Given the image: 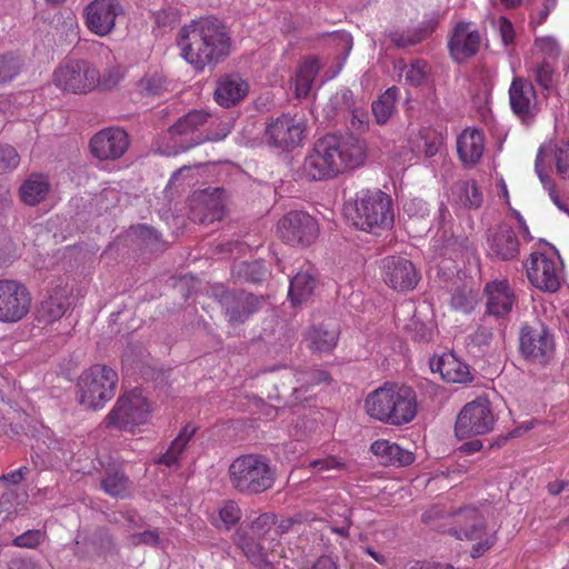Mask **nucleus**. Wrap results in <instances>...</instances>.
Returning a JSON list of instances; mask_svg holds the SVG:
<instances>
[{
    "instance_id": "nucleus-1",
    "label": "nucleus",
    "mask_w": 569,
    "mask_h": 569,
    "mask_svg": "<svg viewBox=\"0 0 569 569\" xmlns=\"http://www.w3.org/2000/svg\"><path fill=\"white\" fill-rule=\"evenodd\" d=\"M365 160L363 141L352 134H327L316 141L312 151L306 157L301 176L308 180L330 179L346 169L360 167Z\"/></svg>"
},
{
    "instance_id": "nucleus-2",
    "label": "nucleus",
    "mask_w": 569,
    "mask_h": 569,
    "mask_svg": "<svg viewBox=\"0 0 569 569\" xmlns=\"http://www.w3.org/2000/svg\"><path fill=\"white\" fill-rule=\"evenodd\" d=\"M180 33L183 57L198 70L217 64L230 52L227 27L217 18H201L183 27Z\"/></svg>"
},
{
    "instance_id": "nucleus-3",
    "label": "nucleus",
    "mask_w": 569,
    "mask_h": 569,
    "mask_svg": "<svg viewBox=\"0 0 569 569\" xmlns=\"http://www.w3.org/2000/svg\"><path fill=\"white\" fill-rule=\"evenodd\" d=\"M365 409L371 418L383 423L407 425L417 416V395L411 387L385 383L367 396Z\"/></svg>"
},
{
    "instance_id": "nucleus-4",
    "label": "nucleus",
    "mask_w": 569,
    "mask_h": 569,
    "mask_svg": "<svg viewBox=\"0 0 569 569\" xmlns=\"http://www.w3.org/2000/svg\"><path fill=\"white\" fill-rule=\"evenodd\" d=\"M228 477L236 491L246 496H254L273 487L276 469L264 456L242 455L230 463Z\"/></svg>"
},
{
    "instance_id": "nucleus-5",
    "label": "nucleus",
    "mask_w": 569,
    "mask_h": 569,
    "mask_svg": "<svg viewBox=\"0 0 569 569\" xmlns=\"http://www.w3.org/2000/svg\"><path fill=\"white\" fill-rule=\"evenodd\" d=\"M347 210L355 227L366 232L378 234L393 224L391 198L378 189L359 191Z\"/></svg>"
},
{
    "instance_id": "nucleus-6",
    "label": "nucleus",
    "mask_w": 569,
    "mask_h": 569,
    "mask_svg": "<svg viewBox=\"0 0 569 569\" xmlns=\"http://www.w3.org/2000/svg\"><path fill=\"white\" fill-rule=\"evenodd\" d=\"M276 530V515L266 512L252 520L248 528L237 531L236 543L252 565L268 569L271 562L267 553L277 540Z\"/></svg>"
},
{
    "instance_id": "nucleus-7",
    "label": "nucleus",
    "mask_w": 569,
    "mask_h": 569,
    "mask_svg": "<svg viewBox=\"0 0 569 569\" xmlns=\"http://www.w3.org/2000/svg\"><path fill=\"white\" fill-rule=\"evenodd\" d=\"M118 381L117 372L106 365H94L86 370L78 380L80 405L89 409L104 406L114 395Z\"/></svg>"
},
{
    "instance_id": "nucleus-8",
    "label": "nucleus",
    "mask_w": 569,
    "mask_h": 569,
    "mask_svg": "<svg viewBox=\"0 0 569 569\" xmlns=\"http://www.w3.org/2000/svg\"><path fill=\"white\" fill-rule=\"evenodd\" d=\"M519 351L527 361L546 366L555 357V335L539 319L526 322L521 326L519 332Z\"/></svg>"
},
{
    "instance_id": "nucleus-9",
    "label": "nucleus",
    "mask_w": 569,
    "mask_h": 569,
    "mask_svg": "<svg viewBox=\"0 0 569 569\" xmlns=\"http://www.w3.org/2000/svg\"><path fill=\"white\" fill-rule=\"evenodd\" d=\"M53 83L66 92L87 93L97 88L99 71L87 60L70 59L54 71Z\"/></svg>"
},
{
    "instance_id": "nucleus-10",
    "label": "nucleus",
    "mask_w": 569,
    "mask_h": 569,
    "mask_svg": "<svg viewBox=\"0 0 569 569\" xmlns=\"http://www.w3.org/2000/svg\"><path fill=\"white\" fill-rule=\"evenodd\" d=\"M449 533L460 540H479L471 550L473 558L482 556L497 540L496 532H487L485 517L475 508L460 510L456 515V526L449 529Z\"/></svg>"
},
{
    "instance_id": "nucleus-11",
    "label": "nucleus",
    "mask_w": 569,
    "mask_h": 569,
    "mask_svg": "<svg viewBox=\"0 0 569 569\" xmlns=\"http://www.w3.org/2000/svg\"><path fill=\"white\" fill-rule=\"evenodd\" d=\"M496 422L491 403L487 398L479 397L460 410L455 423L456 436L460 439L481 436L490 432Z\"/></svg>"
},
{
    "instance_id": "nucleus-12",
    "label": "nucleus",
    "mask_w": 569,
    "mask_h": 569,
    "mask_svg": "<svg viewBox=\"0 0 569 569\" xmlns=\"http://www.w3.org/2000/svg\"><path fill=\"white\" fill-rule=\"evenodd\" d=\"M277 231L283 242L293 247H308L318 238L319 226L309 213L293 210L279 219Z\"/></svg>"
},
{
    "instance_id": "nucleus-13",
    "label": "nucleus",
    "mask_w": 569,
    "mask_h": 569,
    "mask_svg": "<svg viewBox=\"0 0 569 569\" xmlns=\"http://www.w3.org/2000/svg\"><path fill=\"white\" fill-rule=\"evenodd\" d=\"M149 405L141 391L133 389L118 400L113 409L107 416L108 427L128 429L147 421Z\"/></svg>"
},
{
    "instance_id": "nucleus-14",
    "label": "nucleus",
    "mask_w": 569,
    "mask_h": 569,
    "mask_svg": "<svg viewBox=\"0 0 569 569\" xmlns=\"http://www.w3.org/2000/svg\"><path fill=\"white\" fill-rule=\"evenodd\" d=\"M30 308L31 295L23 283L13 279L0 280V322H18Z\"/></svg>"
},
{
    "instance_id": "nucleus-15",
    "label": "nucleus",
    "mask_w": 569,
    "mask_h": 569,
    "mask_svg": "<svg viewBox=\"0 0 569 569\" xmlns=\"http://www.w3.org/2000/svg\"><path fill=\"white\" fill-rule=\"evenodd\" d=\"M508 93L513 114L523 124H531L541 111V103L532 82L523 77H515Z\"/></svg>"
},
{
    "instance_id": "nucleus-16",
    "label": "nucleus",
    "mask_w": 569,
    "mask_h": 569,
    "mask_svg": "<svg viewBox=\"0 0 569 569\" xmlns=\"http://www.w3.org/2000/svg\"><path fill=\"white\" fill-rule=\"evenodd\" d=\"M306 130L307 127L301 117L284 113L267 126L266 138L274 148L292 150L300 146Z\"/></svg>"
},
{
    "instance_id": "nucleus-17",
    "label": "nucleus",
    "mask_w": 569,
    "mask_h": 569,
    "mask_svg": "<svg viewBox=\"0 0 569 569\" xmlns=\"http://www.w3.org/2000/svg\"><path fill=\"white\" fill-rule=\"evenodd\" d=\"M528 279L533 287L553 293L561 286L560 258L547 257L545 253L533 252L527 266Z\"/></svg>"
},
{
    "instance_id": "nucleus-18",
    "label": "nucleus",
    "mask_w": 569,
    "mask_h": 569,
    "mask_svg": "<svg viewBox=\"0 0 569 569\" xmlns=\"http://www.w3.org/2000/svg\"><path fill=\"white\" fill-rule=\"evenodd\" d=\"M218 301L229 323H243L252 313L257 312L263 299L244 291L221 290L216 293Z\"/></svg>"
},
{
    "instance_id": "nucleus-19",
    "label": "nucleus",
    "mask_w": 569,
    "mask_h": 569,
    "mask_svg": "<svg viewBox=\"0 0 569 569\" xmlns=\"http://www.w3.org/2000/svg\"><path fill=\"white\" fill-rule=\"evenodd\" d=\"M385 283L397 291H409L416 288L420 276L415 264L407 258L389 256L381 263Z\"/></svg>"
},
{
    "instance_id": "nucleus-20",
    "label": "nucleus",
    "mask_w": 569,
    "mask_h": 569,
    "mask_svg": "<svg viewBox=\"0 0 569 569\" xmlns=\"http://www.w3.org/2000/svg\"><path fill=\"white\" fill-rule=\"evenodd\" d=\"M123 10L117 0H93L83 11L87 28L99 37L112 32L116 19Z\"/></svg>"
},
{
    "instance_id": "nucleus-21",
    "label": "nucleus",
    "mask_w": 569,
    "mask_h": 569,
    "mask_svg": "<svg viewBox=\"0 0 569 569\" xmlns=\"http://www.w3.org/2000/svg\"><path fill=\"white\" fill-rule=\"evenodd\" d=\"M129 148L127 132L119 128H108L96 133L90 140L92 154L100 160L121 158Z\"/></svg>"
},
{
    "instance_id": "nucleus-22",
    "label": "nucleus",
    "mask_w": 569,
    "mask_h": 569,
    "mask_svg": "<svg viewBox=\"0 0 569 569\" xmlns=\"http://www.w3.org/2000/svg\"><path fill=\"white\" fill-rule=\"evenodd\" d=\"M487 242L490 253L499 260L510 261L518 258L520 252L519 239L511 226L501 222L488 229Z\"/></svg>"
},
{
    "instance_id": "nucleus-23",
    "label": "nucleus",
    "mask_w": 569,
    "mask_h": 569,
    "mask_svg": "<svg viewBox=\"0 0 569 569\" xmlns=\"http://www.w3.org/2000/svg\"><path fill=\"white\" fill-rule=\"evenodd\" d=\"M487 312L495 317L507 316L516 302V295L507 280L488 282L485 287Z\"/></svg>"
},
{
    "instance_id": "nucleus-24",
    "label": "nucleus",
    "mask_w": 569,
    "mask_h": 569,
    "mask_svg": "<svg viewBox=\"0 0 569 569\" xmlns=\"http://www.w3.org/2000/svg\"><path fill=\"white\" fill-rule=\"evenodd\" d=\"M480 46V34L477 30L470 29V23L459 22L449 41V49L452 58L461 62L475 56Z\"/></svg>"
},
{
    "instance_id": "nucleus-25",
    "label": "nucleus",
    "mask_w": 569,
    "mask_h": 569,
    "mask_svg": "<svg viewBox=\"0 0 569 569\" xmlns=\"http://www.w3.org/2000/svg\"><path fill=\"white\" fill-rule=\"evenodd\" d=\"M249 91L248 82L238 73L224 74L217 80L216 102L224 108L239 103Z\"/></svg>"
},
{
    "instance_id": "nucleus-26",
    "label": "nucleus",
    "mask_w": 569,
    "mask_h": 569,
    "mask_svg": "<svg viewBox=\"0 0 569 569\" xmlns=\"http://www.w3.org/2000/svg\"><path fill=\"white\" fill-rule=\"evenodd\" d=\"M194 214L199 217L200 222H213L221 220L224 214L223 190L216 188L212 191H201L193 197Z\"/></svg>"
},
{
    "instance_id": "nucleus-27",
    "label": "nucleus",
    "mask_w": 569,
    "mask_h": 569,
    "mask_svg": "<svg viewBox=\"0 0 569 569\" xmlns=\"http://www.w3.org/2000/svg\"><path fill=\"white\" fill-rule=\"evenodd\" d=\"M430 368L448 382L466 383L472 380L468 365L461 362L453 353H443L431 359Z\"/></svg>"
},
{
    "instance_id": "nucleus-28",
    "label": "nucleus",
    "mask_w": 569,
    "mask_h": 569,
    "mask_svg": "<svg viewBox=\"0 0 569 569\" xmlns=\"http://www.w3.org/2000/svg\"><path fill=\"white\" fill-rule=\"evenodd\" d=\"M485 138L481 131L466 129L457 140V150L461 161L476 164L482 157Z\"/></svg>"
},
{
    "instance_id": "nucleus-29",
    "label": "nucleus",
    "mask_w": 569,
    "mask_h": 569,
    "mask_svg": "<svg viewBox=\"0 0 569 569\" xmlns=\"http://www.w3.org/2000/svg\"><path fill=\"white\" fill-rule=\"evenodd\" d=\"M373 455L380 458L381 463L391 466H409L413 462L415 456L411 451L402 449L395 442L379 439L371 445Z\"/></svg>"
},
{
    "instance_id": "nucleus-30",
    "label": "nucleus",
    "mask_w": 569,
    "mask_h": 569,
    "mask_svg": "<svg viewBox=\"0 0 569 569\" xmlns=\"http://www.w3.org/2000/svg\"><path fill=\"white\" fill-rule=\"evenodd\" d=\"M50 191L48 178L41 173H31L20 186L21 201L28 206H37L43 201Z\"/></svg>"
},
{
    "instance_id": "nucleus-31",
    "label": "nucleus",
    "mask_w": 569,
    "mask_h": 569,
    "mask_svg": "<svg viewBox=\"0 0 569 569\" xmlns=\"http://www.w3.org/2000/svg\"><path fill=\"white\" fill-rule=\"evenodd\" d=\"M482 193L475 181H458L451 187V202L461 209H478L482 204Z\"/></svg>"
},
{
    "instance_id": "nucleus-32",
    "label": "nucleus",
    "mask_w": 569,
    "mask_h": 569,
    "mask_svg": "<svg viewBox=\"0 0 569 569\" xmlns=\"http://www.w3.org/2000/svg\"><path fill=\"white\" fill-rule=\"evenodd\" d=\"M70 306L69 299L61 290H56L47 299L41 301L37 309L39 322L50 323L60 319Z\"/></svg>"
},
{
    "instance_id": "nucleus-33",
    "label": "nucleus",
    "mask_w": 569,
    "mask_h": 569,
    "mask_svg": "<svg viewBox=\"0 0 569 569\" xmlns=\"http://www.w3.org/2000/svg\"><path fill=\"white\" fill-rule=\"evenodd\" d=\"M210 114L203 110H192L180 117L176 123L169 128L168 133L171 139L174 140L187 137L207 123Z\"/></svg>"
},
{
    "instance_id": "nucleus-34",
    "label": "nucleus",
    "mask_w": 569,
    "mask_h": 569,
    "mask_svg": "<svg viewBox=\"0 0 569 569\" xmlns=\"http://www.w3.org/2000/svg\"><path fill=\"white\" fill-rule=\"evenodd\" d=\"M197 431L196 427L190 425L184 426V428L179 432V435L171 442L168 450L161 455L156 463L164 465L169 468L179 466V457L187 447L189 440L194 436Z\"/></svg>"
},
{
    "instance_id": "nucleus-35",
    "label": "nucleus",
    "mask_w": 569,
    "mask_h": 569,
    "mask_svg": "<svg viewBox=\"0 0 569 569\" xmlns=\"http://www.w3.org/2000/svg\"><path fill=\"white\" fill-rule=\"evenodd\" d=\"M130 480L123 471L118 469H108L101 479V489L114 498H126L130 495Z\"/></svg>"
},
{
    "instance_id": "nucleus-36",
    "label": "nucleus",
    "mask_w": 569,
    "mask_h": 569,
    "mask_svg": "<svg viewBox=\"0 0 569 569\" xmlns=\"http://www.w3.org/2000/svg\"><path fill=\"white\" fill-rule=\"evenodd\" d=\"M316 278L309 271L298 272L290 281L289 297L293 305L308 300L315 288Z\"/></svg>"
},
{
    "instance_id": "nucleus-37",
    "label": "nucleus",
    "mask_w": 569,
    "mask_h": 569,
    "mask_svg": "<svg viewBox=\"0 0 569 569\" xmlns=\"http://www.w3.org/2000/svg\"><path fill=\"white\" fill-rule=\"evenodd\" d=\"M308 342L309 348L313 351L318 352H329L331 351L338 341V330L332 328L329 329L323 325L318 327H313L308 332Z\"/></svg>"
},
{
    "instance_id": "nucleus-38",
    "label": "nucleus",
    "mask_w": 569,
    "mask_h": 569,
    "mask_svg": "<svg viewBox=\"0 0 569 569\" xmlns=\"http://www.w3.org/2000/svg\"><path fill=\"white\" fill-rule=\"evenodd\" d=\"M398 93L399 89L391 87L372 102L371 109L377 123L385 124L391 118L396 109Z\"/></svg>"
},
{
    "instance_id": "nucleus-39",
    "label": "nucleus",
    "mask_w": 569,
    "mask_h": 569,
    "mask_svg": "<svg viewBox=\"0 0 569 569\" xmlns=\"http://www.w3.org/2000/svg\"><path fill=\"white\" fill-rule=\"evenodd\" d=\"M317 72L318 64L316 61L306 62L300 68L296 77V94L298 98H305L308 96Z\"/></svg>"
},
{
    "instance_id": "nucleus-40",
    "label": "nucleus",
    "mask_w": 569,
    "mask_h": 569,
    "mask_svg": "<svg viewBox=\"0 0 569 569\" xmlns=\"http://www.w3.org/2000/svg\"><path fill=\"white\" fill-rule=\"evenodd\" d=\"M547 148V154H552L556 171L562 179H569V141H561Z\"/></svg>"
},
{
    "instance_id": "nucleus-41",
    "label": "nucleus",
    "mask_w": 569,
    "mask_h": 569,
    "mask_svg": "<svg viewBox=\"0 0 569 569\" xmlns=\"http://www.w3.org/2000/svg\"><path fill=\"white\" fill-rule=\"evenodd\" d=\"M403 69L406 70L405 80L412 87L422 86L430 72L429 64L423 60H416L409 67L403 66Z\"/></svg>"
},
{
    "instance_id": "nucleus-42",
    "label": "nucleus",
    "mask_w": 569,
    "mask_h": 569,
    "mask_svg": "<svg viewBox=\"0 0 569 569\" xmlns=\"http://www.w3.org/2000/svg\"><path fill=\"white\" fill-rule=\"evenodd\" d=\"M310 467L326 478H333L338 472L346 469V463L337 457L329 456L325 459H317L310 462Z\"/></svg>"
},
{
    "instance_id": "nucleus-43",
    "label": "nucleus",
    "mask_w": 569,
    "mask_h": 569,
    "mask_svg": "<svg viewBox=\"0 0 569 569\" xmlns=\"http://www.w3.org/2000/svg\"><path fill=\"white\" fill-rule=\"evenodd\" d=\"M22 61L13 54L0 56V84L11 81L21 70Z\"/></svg>"
},
{
    "instance_id": "nucleus-44",
    "label": "nucleus",
    "mask_w": 569,
    "mask_h": 569,
    "mask_svg": "<svg viewBox=\"0 0 569 569\" xmlns=\"http://www.w3.org/2000/svg\"><path fill=\"white\" fill-rule=\"evenodd\" d=\"M426 37L425 30H412L407 32L395 31L390 33L391 41L399 48H406L419 43Z\"/></svg>"
},
{
    "instance_id": "nucleus-45",
    "label": "nucleus",
    "mask_w": 569,
    "mask_h": 569,
    "mask_svg": "<svg viewBox=\"0 0 569 569\" xmlns=\"http://www.w3.org/2000/svg\"><path fill=\"white\" fill-rule=\"evenodd\" d=\"M297 381L302 386H315L319 383H330L331 376L328 371L322 369H310L299 373Z\"/></svg>"
},
{
    "instance_id": "nucleus-46",
    "label": "nucleus",
    "mask_w": 569,
    "mask_h": 569,
    "mask_svg": "<svg viewBox=\"0 0 569 569\" xmlns=\"http://www.w3.org/2000/svg\"><path fill=\"white\" fill-rule=\"evenodd\" d=\"M20 157L17 150L9 146H0V173L7 172L18 167Z\"/></svg>"
},
{
    "instance_id": "nucleus-47",
    "label": "nucleus",
    "mask_w": 569,
    "mask_h": 569,
    "mask_svg": "<svg viewBox=\"0 0 569 569\" xmlns=\"http://www.w3.org/2000/svg\"><path fill=\"white\" fill-rule=\"evenodd\" d=\"M553 67L543 61L535 69V80L541 88L549 91L553 88Z\"/></svg>"
},
{
    "instance_id": "nucleus-48",
    "label": "nucleus",
    "mask_w": 569,
    "mask_h": 569,
    "mask_svg": "<svg viewBox=\"0 0 569 569\" xmlns=\"http://www.w3.org/2000/svg\"><path fill=\"white\" fill-rule=\"evenodd\" d=\"M406 329L411 333L412 339L419 342L429 341L432 337V329L416 317L410 319Z\"/></svg>"
},
{
    "instance_id": "nucleus-49",
    "label": "nucleus",
    "mask_w": 569,
    "mask_h": 569,
    "mask_svg": "<svg viewBox=\"0 0 569 569\" xmlns=\"http://www.w3.org/2000/svg\"><path fill=\"white\" fill-rule=\"evenodd\" d=\"M44 539V533L41 530H27L22 535L17 536L12 545L19 548H36Z\"/></svg>"
},
{
    "instance_id": "nucleus-50",
    "label": "nucleus",
    "mask_w": 569,
    "mask_h": 569,
    "mask_svg": "<svg viewBox=\"0 0 569 569\" xmlns=\"http://www.w3.org/2000/svg\"><path fill=\"white\" fill-rule=\"evenodd\" d=\"M219 516L226 528L229 529L240 520L241 510L234 501L228 500L221 507Z\"/></svg>"
},
{
    "instance_id": "nucleus-51",
    "label": "nucleus",
    "mask_w": 569,
    "mask_h": 569,
    "mask_svg": "<svg viewBox=\"0 0 569 569\" xmlns=\"http://www.w3.org/2000/svg\"><path fill=\"white\" fill-rule=\"evenodd\" d=\"M350 129L356 133H362L369 128V114L360 107H353L350 110Z\"/></svg>"
},
{
    "instance_id": "nucleus-52",
    "label": "nucleus",
    "mask_w": 569,
    "mask_h": 569,
    "mask_svg": "<svg viewBox=\"0 0 569 569\" xmlns=\"http://www.w3.org/2000/svg\"><path fill=\"white\" fill-rule=\"evenodd\" d=\"M546 156H547V148L545 146H542V147H540V149L538 151V154L536 158V163H535V169H536V172H537L541 183L543 184V187L548 191H551L555 189V183H553L551 177L546 172V166L543 163Z\"/></svg>"
},
{
    "instance_id": "nucleus-53",
    "label": "nucleus",
    "mask_w": 569,
    "mask_h": 569,
    "mask_svg": "<svg viewBox=\"0 0 569 569\" xmlns=\"http://www.w3.org/2000/svg\"><path fill=\"white\" fill-rule=\"evenodd\" d=\"M240 273L250 282H260L264 278L267 270L260 261H252L243 262Z\"/></svg>"
},
{
    "instance_id": "nucleus-54",
    "label": "nucleus",
    "mask_w": 569,
    "mask_h": 569,
    "mask_svg": "<svg viewBox=\"0 0 569 569\" xmlns=\"http://www.w3.org/2000/svg\"><path fill=\"white\" fill-rule=\"evenodd\" d=\"M122 74L119 67H111L104 71L102 77L99 74V83L97 88L110 90L114 88L121 80Z\"/></svg>"
},
{
    "instance_id": "nucleus-55",
    "label": "nucleus",
    "mask_w": 569,
    "mask_h": 569,
    "mask_svg": "<svg viewBox=\"0 0 569 569\" xmlns=\"http://www.w3.org/2000/svg\"><path fill=\"white\" fill-rule=\"evenodd\" d=\"M332 40L339 51V54L342 57V60H346L353 44L351 34L346 31L335 32L332 34Z\"/></svg>"
},
{
    "instance_id": "nucleus-56",
    "label": "nucleus",
    "mask_w": 569,
    "mask_h": 569,
    "mask_svg": "<svg viewBox=\"0 0 569 569\" xmlns=\"http://www.w3.org/2000/svg\"><path fill=\"white\" fill-rule=\"evenodd\" d=\"M493 338V330L490 326L486 325V320L477 330L470 336L471 342L477 347L488 346Z\"/></svg>"
},
{
    "instance_id": "nucleus-57",
    "label": "nucleus",
    "mask_w": 569,
    "mask_h": 569,
    "mask_svg": "<svg viewBox=\"0 0 569 569\" xmlns=\"http://www.w3.org/2000/svg\"><path fill=\"white\" fill-rule=\"evenodd\" d=\"M130 542L133 546L147 545L156 547L160 543L158 530H146L143 532L133 533L130 536Z\"/></svg>"
},
{
    "instance_id": "nucleus-58",
    "label": "nucleus",
    "mask_w": 569,
    "mask_h": 569,
    "mask_svg": "<svg viewBox=\"0 0 569 569\" xmlns=\"http://www.w3.org/2000/svg\"><path fill=\"white\" fill-rule=\"evenodd\" d=\"M229 133V130L224 129L221 133H213V134H207V136H198L196 138H191L187 143H180L178 149L174 151V153H178L180 151H187L190 148L200 144L204 141H219L222 140L227 134Z\"/></svg>"
},
{
    "instance_id": "nucleus-59",
    "label": "nucleus",
    "mask_w": 569,
    "mask_h": 569,
    "mask_svg": "<svg viewBox=\"0 0 569 569\" xmlns=\"http://www.w3.org/2000/svg\"><path fill=\"white\" fill-rule=\"evenodd\" d=\"M308 520V517L303 516L302 513H296L291 517L281 519L279 523L276 522L277 539L292 529L296 525H301Z\"/></svg>"
},
{
    "instance_id": "nucleus-60",
    "label": "nucleus",
    "mask_w": 569,
    "mask_h": 569,
    "mask_svg": "<svg viewBox=\"0 0 569 569\" xmlns=\"http://www.w3.org/2000/svg\"><path fill=\"white\" fill-rule=\"evenodd\" d=\"M501 40L505 46H509L515 40V29L512 23L506 17H500L497 23Z\"/></svg>"
},
{
    "instance_id": "nucleus-61",
    "label": "nucleus",
    "mask_w": 569,
    "mask_h": 569,
    "mask_svg": "<svg viewBox=\"0 0 569 569\" xmlns=\"http://www.w3.org/2000/svg\"><path fill=\"white\" fill-rule=\"evenodd\" d=\"M140 90L148 96H157L161 90V82L154 77L143 78L139 82Z\"/></svg>"
},
{
    "instance_id": "nucleus-62",
    "label": "nucleus",
    "mask_w": 569,
    "mask_h": 569,
    "mask_svg": "<svg viewBox=\"0 0 569 569\" xmlns=\"http://www.w3.org/2000/svg\"><path fill=\"white\" fill-rule=\"evenodd\" d=\"M547 490L551 496L565 495L566 499H569V480L556 479L547 485Z\"/></svg>"
},
{
    "instance_id": "nucleus-63",
    "label": "nucleus",
    "mask_w": 569,
    "mask_h": 569,
    "mask_svg": "<svg viewBox=\"0 0 569 569\" xmlns=\"http://www.w3.org/2000/svg\"><path fill=\"white\" fill-rule=\"evenodd\" d=\"M136 233L137 236L144 242L147 243H150V242H153V241H158L159 240V234L158 232L151 228V227H148V226H139L137 229H136Z\"/></svg>"
},
{
    "instance_id": "nucleus-64",
    "label": "nucleus",
    "mask_w": 569,
    "mask_h": 569,
    "mask_svg": "<svg viewBox=\"0 0 569 569\" xmlns=\"http://www.w3.org/2000/svg\"><path fill=\"white\" fill-rule=\"evenodd\" d=\"M8 569H39V567L31 559L14 558L8 563Z\"/></svg>"
}]
</instances>
